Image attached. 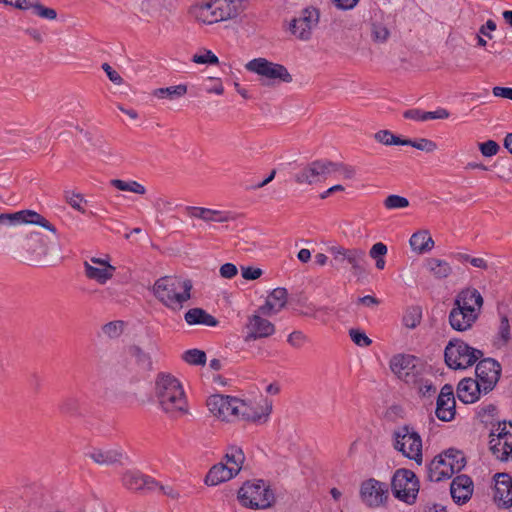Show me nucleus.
<instances>
[{"mask_svg":"<svg viewBox=\"0 0 512 512\" xmlns=\"http://www.w3.org/2000/svg\"><path fill=\"white\" fill-rule=\"evenodd\" d=\"M155 398L160 409L171 418L188 413V403L180 381L169 373H160L155 380Z\"/></svg>","mask_w":512,"mask_h":512,"instance_id":"nucleus-1","label":"nucleus"},{"mask_svg":"<svg viewBox=\"0 0 512 512\" xmlns=\"http://www.w3.org/2000/svg\"><path fill=\"white\" fill-rule=\"evenodd\" d=\"M247 3L248 0H198L190 12L198 22L211 25L236 18Z\"/></svg>","mask_w":512,"mask_h":512,"instance_id":"nucleus-2","label":"nucleus"},{"mask_svg":"<svg viewBox=\"0 0 512 512\" xmlns=\"http://www.w3.org/2000/svg\"><path fill=\"white\" fill-rule=\"evenodd\" d=\"M192 282L176 276H164L153 285L154 296L166 307L180 309L191 298Z\"/></svg>","mask_w":512,"mask_h":512,"instance_id":"nucleus-3","label":"nucleus"},{"mask_svg":"<svg viewBox=\"0 0 512 512\" xmlns=\"http://www.w3.org/2000/svg\"><path fill=\"white\" fill-rule=\"evenodd\" d=\"M238 500L246 508L264 510L275 504L276 496L268 482L262 479H253L244 482L240 487Z\"/></svg>","mask_w":512,"mask_h":512,"instance_id":"nucleus-4","label":"nucleus"},{"mask_svg":"<svg viewBox=\"0 0 512 512\" xmlns=\"http://www.w3.org/2000/svg\"><path fill=\"white\" fill-rule=\"evenodd\" d=\"M483 352L468 345L461 339H451L444 350V359L451 369H466L483 357Z\"/></svg>","mask_w":512,"mask_h":512,"instance_id":"nucleus-5","label":"nucleus"},{"mask_svg":"<svg viewBox=\"0 0 512 512\" xmlns=\"http://www.w3.org/2000/svg\"><path fill=\"white\" fill-rule=\"evenodd\" d=\"M395 450L403 456L414 460L418 465L422 463V439L420 435L408 425L399 427L393 432Z\"/></svg>","mask_w":512,"mask_h":512,"instance_id":"nucleus-6","label":"nucleus"},{"mask_svg":"<svg viewBox=\"0 0 512 512\" xmlns=\"http://www.w3.org/2000/svg\"><path fill=\"white\" fill-rule=\"evenodd\" d=\"M393 495L408 505L415 503L419 492V480L409 469H397L392 477Z\"/></svg>","mask_w":512,"mask_h":512,"instance_id":"nucleus-7","label":"nucleus"},{"mask_svg":"<svg viewBox=\"0 0 512 512\" xmlns=\"http://www.w3.org/2000/svg\"><path fill=\"white\" fill-rule=\"evenodd\" d=\"M247 71L261 77L263 83L287 82L293 78L287 68L281 64L268 61L266 58H255L245 64Z\"/></svg>","mask_w":512,"mask_h":512,"instance_id":"nucleus-8","label":"nucleus"},{"mask_svg":"<svg viewBox=\"0 0 512 512\" xmlns=\"http://www.w3.org/2000/svg\"><path fill=\"white\" fill-rule=\"evenodd\" d=\"M336 168L332 161L316 160L296 173L294 179L298 184L312 185L325 179Z\"/></svg>","mask_w":512,"mask_h":512,"instance_id":"nucleus-9","label":"nucleus"},{"mask_svg":"<svg viewBox=\"0 0 512 512\" xmlns=\"http://www.w3.org/2000/svg\"><path fill=\"white\" fill-rule=\"evenodd\" d=\"M477 381L482 386L483 394L494 389L501 375V365L493 358L481 359L475 369Z\"/></svg>","mask_w":512,"mask_h":512,"instance_id":"nucleus-10","label":"nucleus"},{"mask_svg":"<svg viewBox=\"0 0 512 512\" xmlns=\"http://www.w3.org/2000/svg\"><path fill=\"white\" fill-rule=\"evenodd\" d=\"M239 399L231 396L212 395L207 400V406L211 413L222 420L232 421L237 416V404Z\"/></svg>","mask_w":512,"mask_h":512,"instance_id":"nucleus-11","label":"nucleus"},{"mask_svg":"<svg viewBox=\"0 0 512 512\" xmlns=\"http://www.w3.org/2000/svg\"><path fill=\"white\" fill-rule=\"evenodd\" d=\"M360 495L369 507H379L388 497V488L385 483L369 479L362 483Z\"/></svg>","mask_w":512,"mask_h":512,"instance_id":"nucleus-12","label":"nucleus"},{"mask_svg":"<svg viewBox=\"0 0 512 512\" xmlns=\"http://www.w3.org/2000/svg\"><path fill=\"white\" fill-rule=\"evenodd\" d=\"M455 405L453 387L450 384H445L437 398L435 410L437 418L444 422L454 419L456 414Z\"/></svg>","mask_w":512,"mask_h":512,"instance_id":"nucleus-13","label":"nucleus"},{"mask_svg":"<svg viewBox=\"0 0 512 512\" xmlns=\"http://www.w3.org/2000/svg\"><path fill=\"white\" fill-rule=\"evenodd\" d=\"M493 499L499 507L509 508L512 506V478L507 473H496L494 475Z\"/></svg>","mask_w":512,"mask_h":512,"instance_id":"nucleus-14","label":"nucleus"},{"mask_svg":"<svg viewBox=\"0 0 512 512\" xmlns=\"http://www.w3.org/2000/svg\"><path fill=\"white\" fill-rule=\"evenodd\" d=\"M246 330L247 333L244 336V341L249 343L256 339L271 336L275 332V326L269 320L264 319L259 315H252L248 319Z\"/></svg>","mask_w":512,"mask_h":512,"instance_id":"nucleus-15","label":"nucleus"},{"mask_svg":"<svg viewBox=\"0 0 512 512\" xmlns=\"http://www.w3.org/2000/svg\"><path fill=\"white\" fill-rule=\"evenodd\" d=\"M85 456L98 465L111 466L121 463L124 454L115 447H91L85 452Z\"/></svg>","mask_w":512,"mask_h":512,"instance_id":"nucleus-16","label":"nucleus"},{"mask_svg":"<svg viewBox=\"0 0 512 512\" xmlns=\"http://www.w3.org/2000/svg\"><path fill=\"white\" fill-rule=\"evenodd\" d=\"M478 318V313L474 311H465L463 307L461 308L456 305H453L448 316L451 328L458 332H464L471 329Z\"/></svg>","mask_w":512,"mask_h":512,"instance_id":"nucleus-17","label":"nucleus"},{"mask_svg":"<svg viewBox=\"0 0 512 512\" xmlns=\"http://www.w3.org/2000/svg\"><path fill=\"white\" fill-rule=\"evenodd\" d=\"M122 484L132 491H153L156 489L158 482L154 478L144 475L139 471L130 470L123 474Z\"/></svg>","mask_w":512,"mask_h":512,"instance_id":"nucleus-18","label":"nucleus"},{"mask_svg":"<svg viewBox=\"0 0 512 512\" xmlns=\"http://www.w3.org/2000/svg\"><path fill=\"white\" fill-rule=\"evenodd\" d=\"M450 493L455 503H466L473 493L472 479L464 474L456 476L450 485Z\"/></svg>","mask_w":512,"mask_h":512,"instance_id":"nucleus-19","label":"nucleus"},{"mask_svg":"<svg viewBox=\"0 0 512 512\" xmlns=\"http://www.w3.org/2000/svg\"><path fill=\"white\" fill-rule=\"evenodd\" d=\"M454 305L463 307L465 311H474L480 315L483 297L477 289H463L456 295Z\"/></svg>","mask_w":512,"mask_h":512,"instance_id":"nucleus-20","label":"nucleus"},{"mask_svg":"<svg viewBox=\"0 0 512 512\" xmlns=\"http://www.w3.org/2000/svg\"><path fill=\"white\" fill-rule=\"evenodd\" d=\"M320 13L316 8H306L298 18L291 20L289 28L291 32H308L317 27Z\"/></svg>","mask_w":512,"mask_h":512,"instance_id":"nucleus-21","label":"nucleus"},{"mask_svg":"<svg viewBox=\"0 0 512 512\" xmlns=\"http://www.w3.org/2000/svg\"><path fill=\"white\" fill-rule=\"evenodd\" d=\"M483 394L482 386L476 379L464 378L457 386V396L465 404L474 403Z\"/></svg>","mask_w":512,"mask_h":512,"instance_id":"nucleus-22","label":"nucleus"},{"mask_svg":"<svg viewBox=\"0 0 512 512\" xmlns=\"http://www.w3.org/2000/svg\"><path fill=\"white\" fill-rule=\"evenodd\" d=\"M186 210L190 217H195L205 222L223 223L234 219V216L230 212H222L209 208L189 206L186 208Z\"/></svg>","mask_w":512,"mask_h":512,"instance_id":"nucleus-23","label":"nucleus"},{"mask_svg":"<svg viewBox=\"0 0 512 512\" xmlns=\"http://www.w3.org/2000/svg\"><path fill=\"white\" fill-rule=\"evenodd\" d=\"M287 290L282 287L275 288L267 297L266 302L259 308L263 315H271L281 311L287 303Z\"/></svg>","mask_w":512,"mask_h":512,"instance_id":"nucleus-24","label":"nucleus"},{"mask_svg":"<svg viewBox=\"0 0 512 512\" xmlns=\"http://www.w3.org/2000/svg\"><path fill=\"white\" fill-rule=\"evenodd\" d=\"M240 472V467H228L224 463L214 465L205 477V483L210 486H216L222 482L228 481Z\"/></svg>","mask_w":512,"mask_h":512,"instance_id":"nucleus-25","label":"nucleus"},{"mask_svg":"<svg viewBox=\"0 0 512 512\" xmlns=\"http://www.w3.org/2000/svg\"><path fill=\"white\" fill-rule=\"evenodd\" d=\"M453 474V470L439 455L435 456L427 467V477L433 482L449 479Z\"/></svg>","mask_w":512,"mask_h":512,"instance_id":"nucleus-26","label":"nucleus"},{"mask_svg":"<svg viewBox=\"0 0 512 512\" xmlns=\"http://www.w3.org/2000/svg\"><path fill=\"white\" fill-rule=\"evenodd\" d=\"M416 358L412 355L398 354L391 358L390 369L399 378H406L415 368Z\"/></svg>","mask_w":512,"mask_h":512,"instance_id":"nucleus-27","label":"nucleus"},{"mask_svg":"<svg viewBox=\"0 0 512 512\" xmlns=\"http://www.w3.org/2000/svg\"><path fill=\"white\" fill-rule=\"evenodd\" d=\"M345 262L350 264L354 275L360 277L366 273L367 260L363 249H347Z\"/></svg>","mask_w":512,"mask_h":512,"instance_id":"nucleus-28","label":"nucleus"},{"mask_svg":"<svg viewBox=\"0 0 512 512\" xmlns=\"http://www.w3.org/2000/svg\"><path fill=\"white\" fill-rule=\"evenodd\" d=\"M184 319H185L186 323L189 325H205V326H209V327H215L219 323L218 320L214 316L207 313L202 308L189 309L185 313Z\"/></svg>","mask_w":512,"mask_h":512,"instance_id":"nucleus-29","label":"nucleus"},{"mask_svg":"<svg viewBox=\"0 0 512 512\" xmlns=\"http://www.w3.org/2000/svg\"><path fill=\"white\" fill-rule=\"evenodd\" d=\"M84 267L86 276L100 284H105L110 280L116 270L112 265H107L106 267H94L87 261L84 263Z\"/></svg>","mask_w":512,"mask_h":512,"instance_id":"nucleus-30","label":"nucleus"},{"mask_svg":"<svg viewBox=\"0 0 512 512\" xmlns=\"http://www.w3.org/2000/svg\"><path fill=\"white\" fill-rule=\"evenodd\" d=\"M372 22L376 32H390L396 28V15L378 9L372 16Z\"/></svg>","mask_w":512,"mask_h":512,"instance_id":"nucleus-31","label":"nucleus"},{"mask_svg":"<svg viewBox=\"0 0 512 512\" xmlns=\"http://www.w3.org/2000/svg\"><path fill=\"white\" fill-rule=\"evenodd\" d=\"M509 426L512 428V422H509ZM490 450L500 461L512 459V432L508 433L501 442L492 443Z\"/></svg>","mask_w":512,"mask_h":512,"instance_id":"nucleus-32","label":"nucleus"},{"mask_svg":"<svg viewBox=\"0 0 512 512\" xmlns=\"http://www.w3.org/2000/svg\"><path fill=\"white\" fill-rule=\"evenodd\" d=\"M409 243L412 250L419 254L429 252L434 247V240L428 231H419L414 233L411 236Z\"/></svg>","mask_w":512,"mask_h":512,"instance_id":"nucleus-33","label":"nucleus"},{"mask_svg":"<svg viewBox=\"0 0 512 512\" xmlns=\"http://www.w3.org/2000/svg\"><path fill=\"white\" fill-rule=\"evenodd\" d=\"M425 267L438 280L446 279L452 274L450 264L438 258L426 259Z\"/></svg>","mask_w":512,"mask_h":512,"instance_id":"nucleus-34","label":"nucleus"},{"mask_svg":"<svg viewBox=\"0 0 512 512\" xmlns=\"http://www.w3.org/2000/svg\"><path fill=\"white\" fill-rule=\"evenodd\" d=\"M439 456L448 464L454 473L460 472L466 465L464 454L456 449L450 448Z\"/></svg>","mask_w":512,"mask_h":512,"instance_id":"nucleus-35","label":"nucleus"},{"mask_svg":"<svg viewBox=\"0 0 512 512\" xmlns=\"http://www.w3.org/2000/svg\"><path fill=\"white\" fill-rule=\"evenodd\" d=\"M235 403L237 404L236 419L256 422L262 418L263 414L258 411L257 407H252L240 399Z\"/></svg>","mask_w":512,"mask_h":512,"instance_id":"nucleus-36","label":"nucleus"},{"mask_svg":"<svg viewBox=\"0 0 512 512\" xmlns=\"http://www.w3.org/2000/svg\"><path fill=\"white\" fill-rule=\"evenodd\" d=\"M23 211V224H34L45 228L52 233H56V228L46 218L33 210H22Z\"/></svg>","mask_w":512,"mask_h":512,"instance_id":"nucleus-37","label":"nucleus"},{"mask_svg":"<svg viewBox=\"0 0 512 512\" xmlns=\"http://www.w3.org/2000/svg\"><path fill=\"white\" fill-rule=\"evenodd\" d=\"M187 93V86L179 84L176 86H170L166 88H158L153 91V95L157 98H169L175 99L184 96Z\"/></svg>","mask_w":512,"mask_h":512,"instance_id":"nucleus-38","label":"nucleus"},{"mask_svg":"<svg viewBox=\"0 0 512 512\" xmlns=\"http://www.w3.org/2000/svg\"><path fill=\"white\" fill-rule=\"evenodd\" d=\"M510 324L507 316L503 315L500 320L498 333L494 339V345L498 348L504 347L510 340Z\"/></svg>","mask_w":512,"mask_h":512,"instance_id":"nucleus-39","label":"nucleus"},{"mask_svg":"<svg viewBox=\"0 0 512 512\" xmlns=\"http://www.w3.org/2000/svg\"><path fill=\"white\" fill-rule=\"evenodd\" d=\"M459 7L454 2H445L439 5L437 14L441 21H453L459 16Z\"/></svg>","mask_w":512,"mask_h":512,"instance_id":"nucleus-40","label":"nucleus"},{"mask_svg":"<svg viewBox=\"0 0 512 512\" xmlns=\"http://www.w3.org/2000/svg\"><path fill=\"white\" fill-rule=\"evenodd\" d=\"M422 310L419 306H412L406 309L403 315V324L405 327L414 329L421 321Z\"/></svg>","mask_w":512,"mask_h":512,"instance_id":"nucleus-41","label":"nucleus"},{"mask_svg":"<svg viewBox=\"0 0 512 512\" xmlns=\"http://www.w3.org/2000/svg\"><path fill=\"white\" fill-rule=\"evenodd\" d=\"M111 185L120 191H128L136 194H144L145 187L137 181H123L120 179H113L110 181Z\"/></svg>","mask_w":512,"mask_h":512,"instance_id":"nucleus-42","label":"nucleus"},{"mask_svg":"<svg viewBox=\"0 0 512 512\" xmlns=\"http://www.w3.org/2000/svg\"><path fill=\"white\" fill-rule=\"evenodd\" d=\"M29 9H32L34 14L39 16L40 18L47 20H56L58 19L57 11L53 8L45 7L41 4L40 0H31V5H29Z\"/></svg>","mask_w":512,"mask_h":512,"instance_id":"nucleus-43","label":"nucleus"},{"mask_svg":"<svg viewBox=\"0 0 512 512\" xmlns=\"http://www.w3.org/2000/svg\"><path fill=\"white\" fill-rule=\"evenodd\" d=\"M131 354L135 358L137 365L145 371L152 369V359L149 353L145 352L138 346H133L131 349Z\"/></svg>","mask_w":512,"mask_h":512,"instance_id":"nucleus-44","label":"nucleus"},{"mask_svg":"<svg viewBox=\"0 0 512 512\" xmlns=\"http://www.w3.org/2000/svg\"><path fill=\"white\" fill-rule=\"evenodd\" d=\"M226 465L228 467H240L244 463L245 456L241 448L232 446L225 454Z\"/></svg>","mask_w":512,"mask_h":512,"instance_id":"nucleus-45","label":"nucleus"},{"mask_svg":"<svg viewBox=\"0 0 512 512\" xmlns=\"http://www.w3.org/2000/svg\"><path fill=\"white\" fill-rule=\"evenodd\" d=\"M182 359L190 365H204L206 363V354L199 349H190L183 353Z\"/></svg>","mask_w":512,"mask_h":512,"instance_id":"nucleus-46","label":"nucleus"},{"mask_svg":"<svg viewBox=\"0 0 512 512\" xmlns=\"http://www.w3.org/2000/svg\"><path fill=\"white\" fill-rule=\"evenodd\" d=\"M384 206L387 209H402L409 206V201L403 196L392 194L384 200Z\"/></svg>","mask_w":512,"mask_h":512,"instance_id":"nucleus-47","label":"nucleus"},{"mask_svg":"<svg viewBox=\"0 0 512 512\" xmlns=\"http://www.w3.org/2000/svg\"><path fill=\"white\" fill-rule=\"evenodd\" d=\"M507 425H509V423L506 421L499 422L497 427L490 432V446L492 443L501 442V440L505 439V436L511 432V430L507 429Z\"/></svg>","mask_w":512,"mask_h":512,"instance_id":"nucleus-48","label":"nucleus"},{"mask_svg":"<svg viewBox=\"0 0 512 512\" xmlns=\"http://www.w3.org/2000/svg\"><path fill=\"white\" fill-rule=\"evenodd\" d=\"M409 146L428 153L437 149L436 143L426 138H419L415 140L409 139Z\"/></svg>","mask_w":512,"mask_h":512,"instance_id":"nucleus-49","label":"nucleus"},{"mask_svg":"<svg viewBox=\"0 0 512 512\" xmlns=\"http://www.w3.org/2000/svg\"><path fill=\"white\" fill-rule=\"evenodd\" d=\"M0 224L8 226L23 224V211L0 214Z\"/></svg>","mask_w":512,"mask_h":512,"instance_id":"nucleus-50","label":"nucleus"},{"mask_svg":"<svg viewBox=\"0 0 512 512\" xmlns=\"http://www.w3.org/2000/svg\"><path fill=\"white\" fill-rule=\"evenodd\" d=\"M65 198L72 208L81 213H85V209L82 203H86V200L81 194L67 191L65 193Z\"/></svg>","mask_w":512,"mask_h":512,"instance_id":"nucleus-51","label":"nucleus"},{"mask_svg":"<svg viewBox=\"0 0 512 512\" xmlns=\"http://www.w3.org/2000/svg\"><path fill=\"white\" fill-rule=\"evenodd\" d=\"M102 331L109 338H117L123 331V322L111 321L102 327Z\"/></svg>","mask_w":512,"mask_h":512,"instance_id":"nucleus-52","label":"nucleus"},{"mask_svg":"<svg viewBox=\"0 0 512 512\" xmlns=\"http://www.w3.org/2000/svg\"><path fill=\"white\" fill-rule=\"evenodd\" d=\"M328 252L332 255L333 260L331 264L338 266L345 262L347 249L342 246H332L328 248Z\"/></svg>","mask_w":512,"mask_h":512,"instance_id":"nucleus-53","label":"nucleus"},{"mask_svg":"<svg viewBox=\"0 0 512 512\" xmlns=\"http://www.w3.org/2000/svg\"><path fill=\"white\" fill-rule=\"evenodd\" d=\"M192 61L197 64H218V57L211 50H204L203 54H195Z\"/></svg>","mask_w":512,"mask_h":512,"instance_id":"nucleus-54","label":"nucleus"},{"mask_svg":"<svg viewBox=\"0 0 512 512\" xmlns=\"http://www.w3.org/2000/svg\"><path fill=\"white\" fill-rule=\"evenodd\" d=\"M349 335L352 341L361 347H367L372 343V340L359 329H350Z\"/></svg>","mask_w":512,"mask_h":512,"instance_id":"nucleus-55","label":"nucleus"},{"mask_svg":"<svg viewBox=\"0 0 512 512\" xmlns=\"http://www.w3.org/2000/svg\"><path fill=\"white\" fill-rule=\"evenodd\" d=\"M479 149L483 156L492 157L497 154L500 147L494 140H488L479 144Z\"/></svg>","mask_w":512,"mask_h":512,"instance_id":"nucleus-56","label":"nucleus"},{"mask_svg":"<svg viewBox=\"0 0 512 512\" xmlns=\"http://www.w3.org/2000/svg\"><path fill=\"white\" fill-rule=\"evenodd\" d=\"M306 341L307 337L301 331H293L287 338V342L295 348H300Z\"/></svg>","mask_w":512,"mask_h":512,"instance_id":"nucleus-57","label":"nucleus"},{"mask_svg":"<svg viewBox=\"0 0 512 512\" xmlns=\"http://www.w3.org/2000/svg\"><path fill=\"white\" fill-rule=\"evenodd\" d=\"M102 69L106 72L107 77L112 83L116 85H121L123 83V78L108 63H104L102 65Z\"/></svg>","mask_w":512,"mask_h":512,"instance_id":"nucleus-58","label":"nucleus"},{"mask_svg":"<svg viewBox=\"0 0 512 512\" xmlns=\"http://www.w3.org/2000/svg\"><path fill=\"white\" fill-rule=\"evenodd\" d=\"M393 136V133L390 130H379L374 134V139L385 145V146H391V137Z\"/></svg>","mask_w":512,"mask_h":512,"instance_id":"nucleus-59","label":"nucleus"},{"mask_svg":"<svg viewBox=\"0 0 512 512\" xmlns=\"http://www.w3.org/2000/svg\"><path fill=\"white\" fill-rule=\"evenodd\" d=\"M448 110L444 108H439L435 111H425L424 118L425 121L432 119H447L449 117Z\"/></svg>","mask_w":512,"mask_h":512,"instance_id":"nucleus-60","label":"nucleus"},{"mask_svg":"<svg viewBox=\"0 0 512 512\" xmlns=\"http://www.w3.org/2000/svg\"><path fill=\"white\" fill-rule=\"evenodd\" d=\"M337 166L334 172H341L345 179H352L355 176V169L352 166L345 165L343 163L333 162Z\"/></svg>","mask_w":512,"mask_h":512,"instance_id":"nucleus-61","label":"nucleus"},{"mask_svg":"<svg viewBox=\"0 0 512 512\" xmlns=\"http://www.w3.org/2000/svg\"><path fill=\"white\" fill-rule=\"evenodd\" d=\"M237 267L232 263H225L220 267V275L223 278L231 279L237 275Z\"/></svg>","mask_w":512,"mask_h":512,"instance_id":"nucleus-62","label":"nucleus"},{"mask_svg":"<svg viewBox=\"0 0 512 512\" xmlns=\"http://www.w3.org/2000/svg\"><path fill=\"white\" fill-rule=\"evenodd\" d=\"M262 275L260 268L242 267V277L246 280H255Z\"/></svg>","mask_w":512,"mask_h":512,"instance_id":"nucleus-63","label":"nucleus"},{"mask_svg":"<svg viewBox=\"0 0 512 512\" xmlns=\"http://www.w3.org/2000/svg\"><path fill=\"white\" fill-rule=\"evenodd\" d=\"M387 253V246L382 242L375 243L369 252L371 258L384 257Z\"/></svg>","mask_w":512,"mask_h":512,"instance_id":"nucleus-64","label":"nucleus"}]
</instances>
